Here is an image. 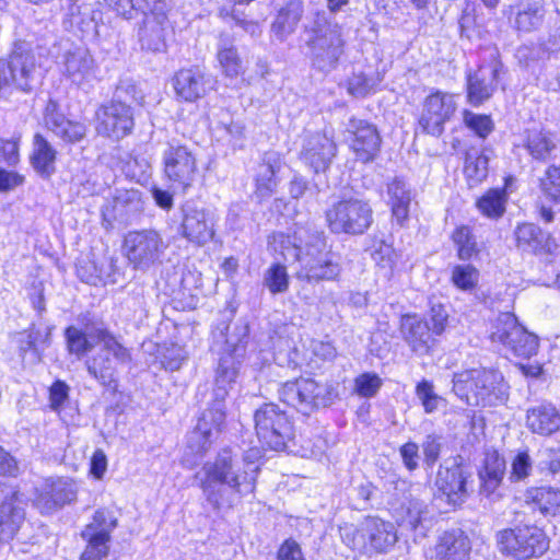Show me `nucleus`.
I'll return each mask as SVG.
<instances>
[{
    "label": "nucleus",
    "mask_w": 560,
    "mask_h": 560,
    "mask_svg": "<svg viewBox=\"0 0 560 560\" xmlns=\"http://www.w3.org/2000/svg\"><path fill=\"white\" fill-rule=\"evenodd\" d=\"M257 456L258 452L252 450L241 460L231 448H223L195 474L194 479L212 510H230L244 494L254 491L259 470L254 460Z\"/></svg>",
    "instance_id": "1"
},
{
    "label": "nucleus",
    "mask_w": 560,
    "mask_h": 560,
    "mask_svg": "<svg viewBox=\"0 0 560 560\" xmlns=\"http://www.w3.org/2000/svg\"><path fill=\"white\" fill-rule=\"evenodd\" d=\"M303 42L312 66L322 72H330L338 66L345 52L346 40L340 24L329 20L324 12L304 25Z\"/></svg>",
    "instance_id": "2"
},
{
    "label": "nucleus",
    "mask_w": 560,
    "mask_h": 560,
    "mask_svg": "<svg viewBox=\"0 0 560 560\" xmlns=\"http://www.w3.org/2000/svg\"><path fill=\"white\" fill-rule=\"evenodd\" d=\"M453 390L469 406H493L506 397L502 374L487 369H472L454 374Z\"/></svg>",
    "instance_id": "3"
},
{
    "label": "nucleus",
    "mask_w": 560,
    "mask_h": 560,
    "mask_svg": "<svg viewBox=\"0 0 560 560\" xmlns=\"http://www.w3.org/2000/svg\"><path fill=\"white\" fill-rule=\"evenodd\" d=\"M89 336L100 345V349L86 359V370L100 384L109 386L116 382L118 366L131 363V350L106 328H95Z\"/></svg>",
    "instance_id": "4"
},
{
    "label": "nucleus",
    "mask_w": 560,
    "mask_h": 560,
    "mask_svg": "<svg viewBox=\"0 0 560 560\" xmlns=\"http://www.w3.org/2000/svg\"><path fill=\"white\" fill-rule=\"evenodd\" d=\"M248 339L249 326L246 322L234 324L232 329L228 327L224 353L219 360L214 378L213 396L219 401L225 400L230 387L238 375Z\"/></svg>",
    "instance_id": "5"
},
{
    "label": "nucleus",
    "mask_w": 560,
    "mask_h": 560,
    "mask_svg": "<svg viewBox=\"0 0 560 560\" xmlns=\"http://www.w3.org/2000/svg\"><path fill=\"white\" fill-rule=\"evenodd\" d=\"M325 220L334 234L362 235L373 223V209L368 200L343 198L326 210Z\"/></svg>",
    "instance_id": "6"
},
{
    "label": "nucleus",
    "mask_w": 560,
    "mask_h": 560,
    "mask_svg": "<svg viewBox=\"0 0 560 560\" xmlns=\"http://www.w3.org/2000/svg\"><path fill=\"white\" fill-rule=\"evenodd\" d=\"M258 440L275 451H283L295 438L293 424L287 412L277 404L265 402L254 413Z\"/></svg>",
    "instance_id": "7"
},
{
    "label": "nucleus",
    "mask_w": 560,
    "mask_h": 560,
    "mask_svg": "<svg viewBox=\"0 0 560 560\" xmlns=\"http://www.w3.org/2000/svg\"><path fill=\"white\" fill-rule=\"evenodd\" d=\"M278 395L283 404L303 415H310L334 400L331 386L304 377L283 383L278 389Z\"/></svg>",
    "instance_id": "8"
},
{
    "label": "nucleus",
    "mask_w": 560,
    "mask_h": 560,
    "mask_svg": "<svg viewBox=\"0 0 560 560\" xmlns=\"http://www.w3.org/2000/svg\"><path fill=\"white\" fill-rule=\"evenodd\" d=\"M501 552L516 560H528L542 556L549 548V540L537 526H522L503 529L497 535Z\"/></svg>",
    "instance_id": "9"
},
{
    "label": "nucleus",
    "mask_w": 560,
    "mask_h": 560,
    "mask_svg": "<svg viewBox=\"0 0 560 560\" xmlns=\"http://www.w3.org/2000/svg\"><path fill=\"white\" fill-rule=\"evenodd\" d=\"M492 342L501 343L513 355L529 359L539 348V339L527 331L512 313H501L491 332Z\"/></svg>",
    "instance_id": "10"
},
{
    "label": "nucleus",
    "mask_w": 560,
    "mask_h": 560,
    "mask_svg": "<svg viewBox=\"0 0 560 560\" xmlns=\"http://www.w3.org/2000/svg\"><path fill=\"white\" fill-rule=\"evenodd\" d=\"M5 62L11 85L16 90L31 93L40 85L42 67L30 44L15 43Z\"/></svg>",
    "instance_id": "11"
},
{
    "label": "nucleus",
    "mask_w": 560,
    "mask_h": 560,
    "mask_svg": "<svg viewBox=\"0 0 560 560\" xmlns=\"http://www.w3.org/2000/svg\"><path fill=\"white\" fill-rule=\"evenodd\" d=\"M167 247V242L153 229L130 231L124 241L128 260L139 269H148L160 260Z\"/></svg>",
    "instance_id": "12"
},
{
    "label": "nucleus",
    "mask_w": 560,
    "mask_h": 560,
    "mask_svg": "<svg viewBox=\"0 0 560 560\" xmlns=\"http://www.w3.org/2000/svg\"><path fill=\"white\" fill-rule=\"evenodd\" d=\"M270 244L284 260L301 261L306 250L315 253L324 247V232L311 226H296L292 234L275 233Z\"/></svg>",
    "instance_id": "13"
},
{
    "label": "nucleus",
    "mask_w": 560,
    "mask_h": 560,
    "mask_svg": "<svg viewBox=\"0 0 560 560\" xmlns=\"http://www.w3.org/2000/svg\"><path fill=\"white\" fill-rule=\"evenodd\" d=\"M179 210L182 220L178 233L182 237L199 246L212 240L215 222L212 211L197 206L191 200L184 202Z\"/></svg>",
    "instance_id": "14"
},
{
    "label": "nucleus",
    "mask_w": 560,
    "mask_h": 560,
    "mask_svg": "<svg viewBox=\"0 0 560 560\" xmlns=\"http://www.w3.org/2000/svg\"><path fill=\"white\" fill-rule=\"evenodd\" d=\"M456 110L454 96L435 92L425 97L419 118V127L430 136L439 138L444 132V125Z\"/></svg>",
    "instance_id": "15"
},
{
    "label": "nucleus",
    "mask_w": 560,
    "mask_h": 560,
    "mask_svg": "<svg viewBox=\"0 0 560 560\" xmlns=\"http://www.w3.org/2000/svg\"><path fill=\"white\" fill-rule=\"evenodd\" d=\"M100 135L120 139L129 135L135 126L131 106L122 102L112 101L96 110Z\"/></svg>",
    "instance_id": "16"
},
{
    "label": "nucleus",
    "mask_w": 560,
    "mask_h": 560,
    "mask_svg": "<svg viewBox=\"0 0 560 560\" xmlns=\"http://www.w3.org/2000/svg\"><path fill=\"white\" fill-rule=\"evenodd\" d=\"M337 154V144L331 136L310 132L303 138L300 159L315 173L326 172Z\"/></svg>",
    "instance_id": "17"
},
{
    "label": "nucleus",
    "mask_w": 560,
    "mask_h": 560,
    "mask_svg": "<svg viewBox=\"0 0 560 560\" xmlns=\"http://www.w3.org/2000/svg\"><path fill=\"white\" fill-rule=\"evenodd\" d=\"M163 161L170 180L183 189L191 185L197 171L196 158L186 145L170 143L163 153Z\"/></svg>",
    "instance_id": "18"
},
{
    "label": "nucleus",
    "mask_w": 560,
    "mask_h": 560,
    "mask_svg": "<svg viewBox=\"0 0 560 560\" xmlns=\"http://www.w3.org/2000/svg\"><path fill=\"white\" fill-rule=\"evenodd\" d=\"M300 262L301 269L298 271L296 277L308 282L335 280L341 271L340 265L336 260V255L327 249L325 235L324 247L315 253L306 250Z\"/></svg>",
    "instance_id": "19"
},
{
    "label": "nucleus",
    "mask_w": 560,
    "mask_h": 560,
    "mask_svg": "<svg viewBox=\"0 0 560 560\" xmlns=\"http://www.w3.org/2000/svg\"><path fill=\"white\" fill-rule=\"evenodd\" d=\"M470 476V472L457 462L450 467L441 466L435 480L440 495L450 505L460 506L469 495L467 481Z\"/></svg>",
    "instance_id": "20"
},
{
    "label": "nucleus",
    "mask_w": 560,
    "mask_h": 560,
    "mask_svg": "<svg viewBox=\"0 0 560 560\" xmlns=\"http://www.w3.org/2000/svg\"><path fill=\"white\" fill-rule=\"evenodd\" d=\"M173 85L178 97L186 102H194L213 90L215 80L211 74L196 67L176 72Z\"/></svg>",
    "instance_id": "21"
},
{
    "label": "nucleus",
    "mask_w": 560,
    "mask_h": 560,
    "mask_svg": "<svg viewBox=\"0 0 560 560\" xmlns=\"http://www.w3.org/2000/svg\"><path fill=\"white\" fill-rule=\"evenodd\" d=\"M347 131L352 135L350 147L357 158L364 163L374 160L381 147L376 127L366 120L351 118Z\"/></svg>",
    "instance_id": "22"
},
{
    "label": "nucleus",
    "mask_w": 560,
    "mask_h": 560,
    "mask_svg": "<svg viewBox=\"0 0 560 560\" xmlns=\"http://www.w3.org/2000/svg\"><path fill=\"white\" fill-rule=\"evenodd\" d=\"M62 73L72 83L83 86L96 79L95 60L86 48L75 47L62 56Z\"/></svg>",
    "instance_id": "23"
},
{
    "label": "nucleus",
    "mask_w": 560,
    "mask_h": 560,
    "mask_svg": "<svg viewBox=\"0 0 560 560\" xmlns=\"http://www.w3.org/2000/svg\"><path fill=\"white\" fill-rule=\"evenodd\" d=\"M284 166L281 153L270 150L264 152L255 167V195L260 200L267 199L273 195L278 186V173Z\"/></svg>",
    "instance_id": "24"
},
{
    "label": "nucleus",
    "mask_w": 560,
    "mask_h": 560,
    "mask_svg": "<svg viewBox=\"0 0 560 560\" xmlns=\"http://www.w3.org/2000/svg\"><path fill=\"white\" fill-rule=\"evenodd\" d=\"M44 124L48 130L67 143L82 141L88 128L80 121L67 119L55 100H49L44 110Z\"/></svg>",
    "instance_id": "25"
},
{
    "label": "nucleus",
    "mask_w": 560,
    "mask_h": 560,
    "mask_svg": "<svg viewBox=\"0 0 560 560\" xmlns=\"http://www.w3.org/2000/svg\"><path fill=\"white\" fill-rule=\"evenodd\" d=\"M25 503L18 491L5 495L0 502V544L9 542L25 521Z\"/></svg>",
    "instance_id": "26"
},
{
    "label": "nucleus",
    "mask_w": 560,
    "mask_h": 560,
    "mask_svg": "<svg viewBox=\"0 0 560 560\" xmlns=\"http://www.w3.org/2000/svg\"><path fill=\"white\" fill-rule=\"evenodd\" d=\"M400 332L412 351L419 354L429 352L434 343V336H436L429 323L416 314L401 316Z\"/></svg>",
    "instance_id": "27"
},
{
    "label": "nucleus",
    "mask_w": 560,
    "mask_h": 560,
    "mask_svg": "<svg viewBox=\"0 0 560 560\" xmlns=\"http://www.w3.org/2000/svg\"><path fill=\"white\" fill-rule=\"evenodd\" d=\"M516 246L522 252L536 255L552 254L557 245L550 234L534 223H522L515 229Z\"/></svg>",
    "instance_id": "28"
},
{
    "label": "nucleus",
    "mask_w": 560,
    "mask_h": 560,
    "mask_svg": "<svg viewBox=\"0 0 560 560\" xmlns=\"http://www.w3.org/2000/svg\"><path fill=\"white\" fill-rule=\"evenodd\" d=\"M167 16L163 11L145 14L139 30V40L143 49L161 52L166 48L165 31Z\"/></svg>",
    "instance_id": "29"
},
{
    "label": "nucleus",
    "mask_w": 560,
    "mask_h": 560,
    "mask_svg": "<svg viewBox=\"0 0 560 560\" xmlns=\"http://www.w3.org/2000/svg\"><path fill=\"white\" fill-rule=\"evenodd\" d=\"M470 551V541L459 528L445 532L435 548L432 560H466Z\"/></svg>",
    "instance_id": "30"
},
{
    "label": "nucleus",
    "mask_w": 560,
    "mask_h": 560,
    "mask_svg": "<svg viewBox=\"0 0 560 560\" xmlns=\"http://www.w3.org/2000/svg\"><path fill=\"white\" fill-rule=\"evenodd\" d=\"M77 489L71 479L58 478L46 483L45 490L38 497V504L46 511H51L72 502Z\"/></svg>",
    "instance_id": "31"
},
{
    "label": "nucleus",
    "mask_w": 560,
    "mask_h": 560,
    "mask_svg": "<svg viewBox=\"0 0 560 560\" xmlns=\"http://www.w3.org/2000/svg\"><path fill=\"white\" fill-rule=\"evenodd\" d=\"M304 7L301 0L288 1L277 13L272 24L271 33L280 40L284 42L293 34L303 16Z\"/></svg>",
    "instance_id": "32"
},
{
    "label": "nucleus",
    "mask_w": 560,
    "mask_h": 560,
    "mask_svg": "<svg viewBox=\"0 0 560 560\" xmlns=\"http://www.w3.org/2000/svg\"><path fill=\"white\" fill-rule=\"evenodd\" d=\"M498 70L492 67H480L467 80L468 100L472 105L487 101L497 86Z\"/></svg>",
    "instance_id": "33"
},
{
    "label": "nucleus",
    "mask_w": 560,
    "mask_h": 560,
    "mask_svg": "<svg viewBox=\"0 0 560 560\" xmlns=\"http://www.w3.org/2000/svg\"><path fill=\"white\" fill-rule=\"evenodd\" d=\"M364 530L369 536L371 553L386 552L397 541V534L394 524L385 522L378 517H366Z\"/></svg>",
    "instance_id": "34"
},
{
    "label": "nucleus",
    "mask_w": 560,
    "mask_h": 560,
    "mask_svg": "<svg viewBox=\"0 0 560 560\" xmlns=\"http://www.w3.org/2000/svg\"><path fill=\"white\" fill-rule=\"evenodd\" d=\"M388 203L397 223L402 225L409 217L413 194L410 186L401 178H394L387 185Z\"/></svg>",
    "instance_id": "35"
},
{
    "label": "nucleus",
    "mask_w": 560,
    "mask_h": 560,
    "mask_svg": "<svg viewBox=\"0 0 560 560\" xmlns=\"http://www.w3.org/2000/svg\"><path fill=\"white\" fill-rule=\"evenodd\" d=\"M527 425L537 434L550 435L560 430V413L551 404H540L527 411Z\"/></svg>",
    "instance_id": "36"
},
{
    "label": "nucleus",
    "mask_w": 560,
    "mask_h": 560,
    "mask_svg": "<svg viewBox=\"0 0 560 560\" xmlns=\"http://www.w3.org/2000/svg\"><path fill=\"white\" fill-rule=\"evenodd\" d=\"M56 155V150L47 139L36 133L33 139L31 164L40 176L48 178L55 173Z\"/></svg>",
    "instance_id": "37"
},
{
    "label": "nucleus",
    "mask_w": 560,
    "mask_h": 560,
    "mask_svg": "<svg viewBox=\"0 0 560 560\" xmlns=\"http://www.w3.org/2000/svg\"><path fill=\"white\" fill-rule=\"evenodd\" d=\"M546 15V9L540 0H522L517 5L515 26L518 31L529 33L538 30Z\"/></svg>",
    "instance_id": "38"
},
{
    "label": "nucleus",
    "mask_w": 560,
    "mask_h": 560,
    "mask_svg": "<svg viewBox=\"0 0 560 560\" xmlns=\"http://www.w3.org/2000/svg\"><path fill=\"white\" fill-rule=\"evenodd\" d=\"M526 501L534 503L544 515L560 514V488L541 486L530 488L525 494Z\"/></svg>",
    "instance_id": "39"
},
{
    "label": "nucleus",
    "mask_w": 560,
    "mask_h": 560,
    "mask_svg": "<svg viewBox=\"0 0 560 560\" xmlns=\"http://www.w3.org/2000/svg\"><path fill=\"white\" fill-rule=\"evenodd\" d=\"M524 145L533 159L547 161L556 149V141L550 132L532 129L526 132Z\"/></svg>",
    "instance_id": "40"
},
{
    "label": "nucleus",
    "mask_w": 560,
    "mask_h": 560,
    "mask_svg": "<svg viewBox=\"0 0 560 560\" xmlns=\"http://www.w3.org/2000/svg\"><path fill=\"white\" fill-rule=\"evenodd\" d=\"M506 201L504 188H492L477 200V208L483 215L498 219L504 214Z\"/></svg>",
    "instance_id": "41"
},
{
    "label": "nucleus",
    "mask_w": 560,
    "mask_h": 560,
    "mask_svg": "<svg viewBox=\"0 0 560 560\" xmlns=\"http://www.w3.org/2000/svg\"><path fill=\"white\" fill-rule=\"evenodd\" d=\"M489 158L477 150L466 153L464 173L469 186L480 184L488 176Z\"/></svg>",
    "instance_id": "42"
},
{
    "label": "nucleus",
    "mask_w": 560,
    "mask_h": 560,
    "mask_svg": "<svg viewBox=\"0 0 560 560\" xmlns=\"http://www.w3.org/2000/svg\"><path fill=\"white\" fill-rule=\"evenodd\" d=\"M364 529L365 520L358 527L352 524H345L339 528L343 544L354 551L370 555L369 536Z\"/></svg>",
    "instance_id": "43"
},
{
    "label": "nucleus",
    "mask_w": 560,
    "mask_h": 560,
    "mask_svg": "<svg viewBox=\"0 0 560 560\" xmlns=\"http://www.w3.org/2000/svg\"><path fill=\"white\" fill-rule=\"evenodd\" d=\"M117 526V518L112 512L105 509L95 511L93 521L85 526L82 532V536H93L97 534H106V540H110V533Z\"/></svg>",
    "instance_id": "44"
},
{
    "label": "nucleus",
    "mask_w": 560,
    "mask_h": 560,
    "mask_svg": "<svg viewBox=\"0 0 560 560\" xmlns=\"http://www.w3.org/2000/svg\"><path fill=\"white\" fill-rule=\"evenodd\" d=\"M262 284L271 294L284 293L289 289V275L285 266L272 264L264 273Z\"/></svg>",
    "instance_id": "45"
},
{
    "label": "nucleus",
    "mask_w": 560,
    "mask_h": 560,
    "mask_svg": "<svg viewBox=\"0 0 560 560\" xmlns=\"http://www.w3.org/2000/svg\"><path fill=\"white\" fill-rule=\"evenodd\" d=\"M534 465L528 451H518L511 459L509 480L512 483L525 482L532 476Z\"/></svg>",
    "instance_id": "46"
},
{
    "label": "nucleus",
    "mask_w": 560,
    "mask_h": 560,
    "mask_svg": "<svg viewBox=\"0 0 560 560\" xmlns=\"http://www.w3.org/2000/svg\"><path fill=\"white\" fill-rule=\"evenodd\" d=\"M542 195L556 203H560V166L549 165L539 178Z\"/></svg>",
    "instance_id": "47"
},
{
    "label": "nucleus",
    "mask_w": 560,
    "mask_h": 560,
    "mask_svg": "<svg viewBox=\"0 0 560 560\" xmlns=\"http://www.w3.org/2000/svg\"><path fill=\"white\" fill-rule=\"evenodd\" d=\"M225 420L224 401L214 398L211 408L206 409L198 419L197 424H205L206 431L212 435H218Z\"/></svg>",
    "instance_id": "48"
},
{
    "label": "nucleus",
    "mask_w": 560,
    "mask_h": 560,
    "mask_svg": "<svg viewBox=\"0 0 560 560\" xmlns=\"http://www.w3.org/2000/svg\"><path fill=\"white\" fill-rule=\"evenodd\" d=\"M217 57L226 77L234 78L243 73V62L234 46H221Z\"/></svg>",
    "instance_id": "49"
},
{
    "label": "nucleus",
    "mask_w": 560,
    "mask_h": 560,
    "mask_svg": "<svg viewBox=\"0 0 560 560\" xmlns=\"http://www.w3.org/2000/svg\"><path fill=\"white\" fill-rule=\"evenodd\" d=\"M65 336L69 352L75 354L79 359L84 357L94 347L89 336L74 326L68 327Z\"/></svg>",
    "instance_id": "50"
},
{
    "label": "nucleus",
    "mask_w": 560,
    "mask_h": 560,
    "mask_svg": "<svg viewBox=\"0 0 560 560\" xmlns=\"http://www.w3.org/2000/svg\"><path fill=\"white\" fill-rule=\"evenodd\" d=\"M452 238L457 246L458 257L463 260L470 259L477 253V243L468 226L457 228Z\"/></svg>",
    "instance_id": "51"
},
{
    "label": "nucleus",
    "mask_w": 560,
    "mask_h": 560,
    "mask_svg": "<svg viewBox=\"0 0 560 560\" xmlns=\"http://www.w3.org/2000/svg\"><path fill=\"white\" fill-rule=\"evenodd\" d=\"M506 472L504 457L497 451H489L485 455L483 465L478 471V477L502 479Z\"/></svg>",
    "instance_id": "52"
},
{
    "label": "nucleus",
    "mask_w": 560,
    "mask_h": 560,
    "mask_svg": "<svg viewBox=\"0 0 560 560\" xmlns=\"http://www.w3.org/2000/svg\"><path fill=\"white\" fill-rule=\"evenodd\" d=\"M453 284L464 291L474 289L479 279V271L472 265H457L452 270Z\"/></svg>",
    "instance_id": "53"
},
{
    "label": "nucleus",
    "mask_w": 560,
    "mask_h": 560,
    "mask_svg": "<svg viewBox=\"0 0 560 560\" xmlns=\"http://www.w3.org/2000/svg\"><path fill=\"white\" fill-rule=\"evenodd\" d=\"M537 469L546 477L560 472V448L547 447L538 452Z\"/></svg>",
    "instance_id": "54"
},
{
    "label": "nucleus",
    "mask_w": 560,
    "mask_h": 560,
    "mask_svg": "<svg viewBox=\"0 0 560 560\" xmlns=\"http://www.w3.org/2000/svg\"><path fill=\"white\" fill-rule=\"evenodd\" d=\"M217 435H212L206 431L205 424H196L195 429L189 433L187 439V447L195 454L202 456L210 447L212 440Z\"/></svg>",
    "instance_id": "55"
},
{
    "label": "nucleus",
    "mask_w": 560,
    "mask_h": 560,
    "mask_svg": "<svg viewBox=\"0 0 560 560\" xmlns=\"http://www.w3.org/2000/svg\"><path fill=\"white\" fill-rule=\"evenodd\" d=\"M460 37L468 40L479 39L482 35V27L477 22L474 9L466 7L458 21Z\"/></svg>",
    "instance_id": "56"
},
{
    "label": "nucleus",
    "mask_w": 560,
    "mask_h": 560,
    "mask_svg": "<svg viewBox=\"0 0 560 560\" xmlns=\"http://www.w3.org/2000/svg\"><path fill=\"white\" fill-rule=\"evenodd\" d=\"M88 540V546L80 560H103L108 553V541L106 534H97L93 536H82Z\"/></svg>",
    "instance_id": "57"
},
{
    "label": "nucleus",
    "mask_w": 560,
    "mask_h": 560,
    "mask_svg": "<svg viewBox=\"0 0 560 560\" xmlns=\"http://www.w3.org/2000/svg\"><path fill=\"white\" fill-rule=\"evenodd\" d=\"M417 397L421 400L424 411L432 413L439 407L441 397L433 390V384L429 381L423 380L416 387Z\"/></svg>",
    "instance_id": "58"
},
{
    "label": "nucleus",
    "mask_w": 560,
    "mask_h": 560,
    "mask_svg": "<svg viewBox=\"0 0 560 560\" xmlns=\"http://www.w3.org/2000/svg\"><path fill=\"white\" fill-rule=\"evenodd\" d=\"M466 126L480 138H486L493 129V122L487 115H478L468 110L464 113Z\"/></svg>",
    "instance_id": "59"
},
{
    "label": "nucleus",
    "mask_w": 560,
    "mask_h": 560,
    "mask_svg": "<svg viewBox=\"0 0 560 560\" xmlns=\"http://www.w3.org/2000/svg\"><path fill=\"white\" fill-rule=\"evenodd\" d=\"M355 392L362 397H373L382 386V380L374 373H363L355 381Z\"/></svg>",
    "instance_id": "60"
},
{
    "label": "nucleus",
    "mask_w": 560,
    "mask_h": 560,
    "mask_svg": "<svg viewBox=\"0 0 560 560\" xmlns=\"http://www.w3.org/2000/svg\"><path fill=\"white\" fill-rule=\"evenodd\" d=\"M443 446V438L438 434H428L421 444L424 463L432 467L439 459Z\"/></svg>",
    "instance_id": "61"
},
{
    "label": "nucleus",
    "mask_w": 560,
    "mask_h": 560,
    "mask_svg": "<svg viewBox=\"0 0 560 560\" xmlns=\"http://www.w3.org/2000/svg\"><path fill=\"white\" fill-rule=\"evenodd\" d=\"M186 359V351L177 345H172L162 353L161 363L165 370L178 371Z\"/></svg>",
    "instance_id": "62"
},
{
    "label": "nucleus",
    "mask_w": 560,
    "mask_h": 560,
    "mask_svg": "<svg viewBox=\"0 0 560 560\" xmlns=\"http://www.w3.org/2000/svg\"><path fill=\"white\" fill-rule=\"evenodd\" d=\"M138 100H142V95L136 83L130 79H121L116 86L113 101L127 104V102Z\"/></svg>",
    "instance_id": "63"
},
{
    "label": "nucleus",
    "mask_w": 560,
    "mask_h": 560,
    "mask_svg": "<svg viewBox=\"0 0 560 560\" xmlns=\"http://www.w3.org/2000/svg\"><path fill=\"white\" fill-rule=\"evenodd\" d=\"M397 255L394 248L385 242L380 244L372 252V259L384 269H392L396 262Z\"/></svg>",
    "instance_id": "64"
}]
</instances>
